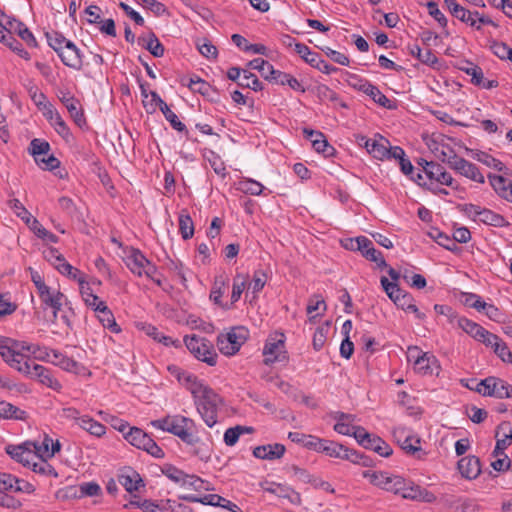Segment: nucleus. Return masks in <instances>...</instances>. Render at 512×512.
<instances>
[{
    "label": "nucleus",
    "instance_id": "obj_1",
    "mask_svg": "<svg viewBox=\"0 0 512 512\" xmlns=\"http://www.w3.org/2000/svg\"><path fill=\"white\" fill-rule=\"evenodd\" d=\"M151 425L179 437L189 445H194L199 441V438L191 432L192 428L195 427V422L191 418L182 415L166 416L151 421Z\"/></svg>",
    "mask_w": 512,
    "mask_h": 512
},
{
    "label": "nucleus",
    "instance_id": "obj_2",
    "mask_svg": "<svg viewBox=\"0 0 512 512\" xmlns=\"http://www.w3.org/2000/svg\"><path fill=\"white\" fill-rule=\"evenodd\" d=\"M222 403L221 397L211 388L204 391L194 399V404L203 421L208 427H213L217 423L218 407Z\"/></svg>",
    "mask_w": 512,
    "mask_h": 512
},
{
    "label": "nucleus",
    "instance_id": "obj_3",
    "mask_svg": "<svg viewBox=\"0 0 512 512\" xmlns=\"http://www.w3.org/2000/svg\"><path fill=\"white\" fill-rule=\"evenodd\" d=\"M184 343L187 349L200 361L205 362L209 366H215L218 355L214 350L211 342L197 335L186 336Z\"/></svg>",
    "mask_w": 512,
    "mask_h": 512
},
{
    "label": "nucleus",
    "instance_id": "obj_4",
    "mask_svg": "<svg viewBox=\"0 0 512 512\" xmlns=\"http://www.w3.org/2000/svg\"><path fill=\"white\" fill-rule=\"evenodd\" d=\"M30 345L25 342H19L11 338L2 337V360L7 362L12 368L19 371V367L30 359L23 354V351L29 352Z\"/></svg>",
    "mask_w": 512,
    "mask_h": 512
},
{
    "label": "nucleus",
    "instance_id": "obj_5",
    "mask_svg": "<svg viewBox=\"0 0 512 512\" xmlns=\"http://www.w3.org/2000/svg\"><path fill=\"white\" fill-rule=\"evenodd\" d=\"M248 338V330L244 327H234L227 333H221L217 337L219 351L227 356L236 354Z\"/></svg>",
    "mask_w": 512,
    "mask_h": 512
},
{
    "label": "nucleus",
    "instance_id": "obj_6",
    "mask_svg": "<svg viewBox=\"0 0 512 512\" xmlns=\"http://www.w3.org/2000/svg\"><path fill=\"white\" fill-rule=\"evenodd\" d=\"M19 372L25 374L31 379L37 380L41 384L55 391H60L62 388L61 383L56 379L50 369L40 364H36L32 360L25 362L22 367H19Z\"/></svg>",
    "mask_w": 512,
    "mask_h": 512
},
{
    "label": "nucleus",
    "instance_id": "obj_7",
    "mask_svg": "<svg viewBox=\"0 0 512 512\" xmlns=\"http://www.w3.org/2000/svg\"><path fill=\"white\" fill-rule=\"evenodd\" d=\"M265 356L264 363L271 364L274 362H282L288 359L285 350V336L283 333H276L275 336H270L265 343L263 349Z\"/></svg>",
    "mask_w": 512,
    "mask_h": 512
},
{
    "label": "nucleus",
    "instance_id": "obj_8",
    "mask_svg": "<svg viewBox=\"0 0 512 512\" xmlns=\"http://www.w3.org/2000/svg\"><path fill=\"white\" fill-rule=\"evenodd\" d=\"M448 165L451 169L475 182H485L484 176L479 171V168L466 159L459 157L453 149H449Z\"/></svg>",
    "mask_w": 512,
    "mask_h": 512
},
{
    "label": "nucleus",
    "instance_id": "obj_9",
    "mask_svg": "<svg viewBox=\"0 0 512 512\" xmlns=\"http://www.w3.org/2000/svg\"><path fill=\"white\" fill-rule=\"evenodd\" d=\"M364 478H369L370 482L384 490L398 494L404 484V478L397 475H388L386 472L364 471Z\"/></svg>",
    "mask_w": 512,
    "mask_h": 512
},
{
    "label": "nucleus",
    "instance_id": "obj_10",
    "mask_svg": "<svg viewBox=\"0 0 512 512\" xmlns=\"http://www.w3.org/2000/svg\"><path fill=\"white\" fill-rule=\"evenodd\" d=\"M484 386L483 396L496 397L499 399L512 398V385L501 378L489 376L480 381Z\"/></svg>",
    "mask_w": 512,
    "mask_h": 512
},
{
    "label": "nucleus",
    "instance_id": "obj_11",
    "mask_svg": "<svg viewBox=\"0 0 512 512\" xmlns=\"http://www.w3.org/2000/svg\"><path fill=\"white\" fill-rule=\"evenodd\" d=\"M52 358L49 362L52 364L59 366L61 369L74 373L80 376H91V371L85 367L83 364L78 363L72 358L67 357L57 350H51Z\"/></svg>",
    "mask_w": 512,
    "mask_h": 512
},
{
    "label": "nucleus",
    "instance_id": "obj_12",
    "mask_svg": "<svg viewBox=\"0 0 512 512\" xmlns=\"http://www.w3.org/2000/svg\"><path fill=\"white\" fill-rule=\"evenodd\" d=\"M34 442L25 441L20 445H8L5 450L6 453L14 460L22 463L26 467H30L31 462L36 459L35 453H33Z\"/></svg>",
    "mask_w": 512,
    "mask_h": 512
},
{
    "label": "nucleus",
    "instance_id": "obj_13",
    "mask_svg": "<svg viewBox=\"0 0 512 512\" xmlns=\"http://www.w3.org/2000/svg\"><path fill=\"white\" fill-rule=\"evenodd\" d=\"M58 98L67 108L70 116L78 127L82 128L87 124L83 109L78 99L71 95L70 92L64 91H60Z\"/></svg>",
    "mask_w": 512,
    "mask_h": 512
},
{
    "label": "nucleus",
    "instance_id": "obj_14",
    "mask_svg": "<svg viewBox=\"0 0 512 512\" xmlns=\"http://www.w3.org/2000/svg\"><path fill=\"white\" fill-rule=\"evenodd\" d=\"M309 440L305 442V447L312 449L316 452H322L330 457L337 458L341 456L343 445L334 441L321 439L315 436L309 435Z\"/></svg>",
    "mask_w": 512,
    "mask_h": 512
},
{
    "label": "nucleus",
    "instance_id": "obj_15",
    "mask_svg": "<svg viewBox=\"0 0 512 512\" xmlns=\"http://www.w3.org/2000/svg\"><path fill=\"white\" fill-rule=\"evenodd\" d=\"M357 84H354L359 91L370 96L374 102L387 109H395L396 104L388 99L375 85L367 80L357 79Z\"/></svg>",
    "mask_w": 512,
    "mask_h": 512
},
{
    "label": "nucleus",
    "instance_id": "obj_16",
    "mask_svg": "<svg viewBox=\"0 0 512 512\" xmlns=\"http://www.w3.org/2000/svg\"><path fill=\"white\" fill-rule=\"evenodd\" d=\"M398 494H401L402 497L406 499L420 500L427 503H431L436 500V496L432 492H429L427 489L405 479L403 487L400 489Z\"/></svg>",
    "mask_w": 512,
    "mask_h": 512
},
{
    "label": "nucleus",
    "instance_id": "obj_17",
    "mask_svg": "<svg viewBox=\"0 0 512 512\" xmlns=\"http://www.w3.org/2000/svg\"><path fill=\"white\" fill-rule=\"evenodd\" d=\"M496 445L493 450V456L499 457L504 455L505 449L512 443V425L509 421H503L497 426Z\"/></svg>",
    "mask_w": 512,
    "mask_h": 512
},
{
    "label": "nucleus",
    "instance_id": "obj_18",
    "mask_svg": "<svg viewBox=\"0 0 512 512\" xmlns=\"http://www.w3.org/2000/svg\"><path fill=\"white\" fill-rule=\"evenodd\" d=\"M457 468L462 477L476 479L481 473L480 459L474 455L462 457L457 463Z\"/></svg>",
    "mask_w": 512,
    "mask_h": 512
},
{
    "label": "nucleus",
    "instance_id": "obj_19",
    "mask_svg": "<svg viewBox=\"0 0 512 512\" xmlns=\"http://www.w3.org/2000/svg\"><path fill=\"white\" fill-rule=\"evenodd\" d=\"M303 133L312 142V146L316 152L322 153L326 157L334 155V147L328 143L322 132L304 128Z\"/></svg>",
    "mask_w": 512,
    "mask_h": 512
},
{
    "label": "nucleus",
    "instance_id": "obj_20",
    "mask_svg": "<svg viewBox=\"0 0 512 512\" xmlns=\"http://www.w3.org/2000/svg\"><path fill=\"white\" fill-rule=\"evenodd\" d=\"M424 172L430 180H435L442 185L453 186V177L439 163L425 161Z\"/></svg>",
    "mask_w": 512,
    "mask_h": 512
},
{
    "label": "nucleus",
    "instance_id": "obj_21",
    "mask_svg": "<svg viewBox=\"0 0 512 512\" xmlns=\"http://www.w3.org/2000/svg\"><path fill=\"white\" fill-rule=\"evenodd\" d=\"M61 61L64 65L79 70L82 67V60L79 53V49L75 46L72 41H67L63 49H60L58 53Z\"/></svg>",
    "mask_w": 512,
    "mask_h": 512
},
{
    "label": "nucleus",
    "instance_id": "obj_22",
    "mask_svg": "<svg viewBox=\"0 0 512 512\" xmlns=\"http://www.w3.org/2000/svg\"><path fill=\"white\" fill-rule=\"evenodd\" d=\"M118 481L129 493L138 491L140 487H144V482L140 474L130 467L124 468L121 471L118 476Z\"/></svg>",
    "mask_w": 512,
    "mask_h": 512
},
{
    "label": "nucleus",
    "instance_id": "obj_23",
    "mask_svg": "<svg viewBox=\"0 0 512 512\" xmlns=\"http://www.w3.org/2000/svg\"><path fill=\"white\" fill-rule=\"evenodd\" d=\"M488 179L494 191L503 199L512 202V181L495 174H488Z\"/></svg>",
    "mask_w": 512,
    "mask_h": 512
},
{
    "label": "nucleus",
    "instance_id": "obj_24",
    "mask_svg": "<svg viewBox=\"0 0 512 512\" xmlns=\"http://www.w3.org/2000/svg\"><path fill=\"white\" fill-rule=\"evenodd\" d=\"M285 446L279 443L257 446L253 455L259 459L274 460L281 458L285 453Z\"/></svg>",
    "mask_w": 512,
    "mask_h": 512
},
{
    "label": "nucleus",
    "instance_id": "obj_25",
    "mask_svg": "<svg viewBox=\"0 0 512 512\" xmlns=\"http://www.w3.org/2000/svg\"><path fill=\"white\" fill-rule=\"evenodd\" d=\"M415 370L422 374H439L440 366L434 355L423 353V356L415 360Z\"/></svg>",
    "mask_w": 512,
    "mask_h": 512
},
{
    "label": "nucleus",
    "instance_id": "obj_26",
    "mask_svg": "<svg viewBox=\"0 0 512 512\" xmlns=\"http://www.w3.org/2000/svg\"><path fill=\"white\" fill-rule=\"evenodd\" d=\"M95 312H98V319L102 323L103 327L108 328L114 333L120 332V327L116 323L114 315L105 302H99L95 308Z\"/></svg>",
    "mask_w": 512,
    "mask_h": 512
},
{
    "label": "nucleus",
    "instance_id": "obj_27",
    "mask_svg": "<svg viewBox=\"0 0 512 512\" xmlns=\"http://www.w3.org/2000/svg\"><path fill=\"white\" fill-rule=\"evenodd\" d=\"M477 220L494 227L509 226V222L502 215L487 208H481Z\"/></svg>",
    "mask_w": 512,
    "mask_h": 512
},
{
    "label": "nucleus",
    "instance_id": "obj_28",
    "mask_svg": "<svg viewBox=\"0 0 512 512\" xmlns=\"http://www.w3.org/2000/svg\"><path fill=\"white\" fill-rule=\"evenodd\" d=\"M148 261L149 260L139 250L133 249L131 254L127 257L126 264L132 273L142 276Z\"/></svg>",
    "mask_w": 512,
    "mask_h": 512
},
{
    "label": "nucleus",
    "instance_id": "obj_29",
    "mask_svg": "<svg viewBox=\"0 0 512 512\" xmlns=\"http://www.w3.org/2000/svg\"><path fill=\"white\" fill-rule=\"evenodd\" d=\"M124 438L133 446L138 449L144 450L146 443L150 439V435L138 427H129L127 433H124Z\"/></svg>",
    "mask_w": 512,
    "mask_h": 512
},
{
    "label": "nucleus",
    "instance_id": "obj_30",
    "mask_svg": "<svg viewBox=\"0 0 512 512\" xmlns=\"http://www.w3.org/2000/svg\"><path fill=\"white\" fill-rule=\"evenodd\" d=\"M41 301L47 306L53 309L54 320L57 318L58 312L63 306V300H66L64 294L59 290H50L45 293L44 298H40Z\"/></svg>",
    "mask_w": 512,
    "mask_h": 512
},
{
    "label": "nucleus",
    "instance_id": "obj_31",
    "mask_svg": "<svg viewBox=\"0 0 512 512\" xmlns=\"http://www.w3.org/2000/svg\"><path fill=\"white\" fill-rule=\"evenodd\" d=\"M181 384L184 385L186 389H188L191 392L193 399L198 398L199 395H203L204 391L211 389L202 381L198 380L196 376L189 373H187V375H184Z\"/></svg>",
    "mask_w": 512,
    "mask_h": 512
},
{
    "label": "nucleus",
    "instance_id": "obj_32",
    "mask_svg": "<svg viewBox=\"0 0 512 512\" xmlns=\"http://www.w3.org/2000/svg\"><path fill=\"white\" fill-rule=\"evenodd\" d=\"M138 42L145 49H147L154 57H162L164 55V46L153 32L149 33L148 39H146L145 37H139Z\"/></svg>",
    "mask_w": 512,
    "mask_h": 512
},
{
    "label": "nucleus",
    "instance_id": "obj_33",
    "mask_svg": "<svg viewBox=\"0 0 512 512\" xmlns=\"http://www.w3.org/2000/svg\"><path fill=\"white\" fill-rule=\"evenodd\" d=\"M365 449H370L382 457H389L392 455L393 450L388 443L376 435H371L368 442L363 446Z\"/></svg>",
    "mask_w": 512,
    "mask_h": 512
},
{
    "label": "nucleus",
    "instance_id": "obj_34",
    "mask_svg": "<svg viewBox=\"0 0 512 512\" xmlns=\"http://www.w3.org/2000/svg\"><path fill=\"white\" fill-rule=\"evenodd\" d=\"M77 424L84 429L85 431L89 432L91 435L101 437L106 432V427L101 424L100 422L94 420L93 418L89 416H83L77 419Z\"/></svg>",
    "mask_w": 512,
    "mask_h": 512
},
{
    "label": "nucleus",
    "instance_id": "obj_35",
    "mask_svg": "<svg viewBox=\"0 0 512 512\" xmlns=\"http://www.w3.org/2000/svg\"><path fill=\"white\" fill-rule=\"evenodd\" d=\"M161 112L165 116L166 120L170 123V125L177 130L178 132L185 133L186 138L188 140L196 141V139H193L185 126L184 123H182L178 116L169 108V106L166 104L164 107H162Z\"/></svg>",
    "mask_w": 512,
    "mask_h": 512
},
{
    "label": "nucleus",
    "instance_id": "obj_36",
    "mask_svg": "<svg viewBox=\"0 0 512 512\" xmlns=\"http://www.w3.org/2000/svg\"><path fill=\"white\" fill-rule=\"evenodd\" d=\"M410 54L416 57L421 63L434 67L438 63V58L431 49L422 50L418 45L410 47Z\"/></svg>",
    "mask_w": 512,
    "mask_h": 512
},
{
    "label": "nucleus",
    "instance_id": "obj_37",
    "mask_svg": "<svg viewBox=\"0 0 512 512\" xmlns=\"http://www.w3.org/2000/svg\"><path fill=\"white\" fill-rule=\"evenodd\" d=\"M430 236L442 247L445 249L454 252L459 253L461 249L457 246L454 237H450L447 234L439 231L438 229H435L433 232L430 233Z\"/></svg>",
    "mask_w": 512,
    "mask_h": 512
},
{
    "label": "nucleus",
    "instance_id": "obj_38",
    "mask_svg": "<svg viewBox=\"0 0 512 512\" xmlns=\"http://www.w3.org/2000/svg\"><path fill=\"white\" fill-rule=\"evenodd\" d=\"M396 306L404 311L414 313L415 316L420 320L424 319L425 317V314L420 312L417 306L414 304L413 296L408 292L403 294V296L398 299Z\"/></svg>",
    "mask_w": 512,
    "mask_h": 512
},
{
    "label": "nucleus",
    "instance_id": "obj_39",
    "mask_svg": "<svg viewBox=\"0 0 512 512\" xmlns=\"http://www.w3.org/2000/svg\"><path fill=\"white\" fill-rule=\"evenodd\" d=\"M249 276L247 274L237 273L233 279L231 302H237L243 291L247 288Z\"/></svg>",
    "mask_w": 512,
    "mask_h": 512
},
{
    "label": "nucleus",
    "instance_id": "obj_40",
    "mask_svg": "<svg viewBox=\"0 0 512 512\" xmlns=\"http://www.w3.org/2000/svg\"><path fill=\"white\" fill-rule=\"evenodd\" d=\"M179 231L184 240H188L194 235V224L186 210H182L179 216Z\"/></svg>",
    "mask_w": 512,
    "mask_h": 512
},
{
    "label": "nucleus",
    "instance_id": "obj_41",
    "mask_svg": "<svg viewBox=\"0 0 512 512\" xmlns=\"http://www.w3.org/2000/svg\"><path fill=\"white\" fill-rule=\"evenodd\" d=\"M380 282L384 291L395 305L397 304L398 299L406 293V291L399 287L398 283L390 282L385 276L381 277Z\"/></svg>",
    "mask_w": 512,
    "mask_h": 512
},
{
    "label": "nucleus",
    "instance_id": "obj_42",
    "mask_svg": "<svg viewBox=\"0 0 512 512\" xmlns=\"http://www.w3.org/2000/svg\"><path fill=\"white\" fill-rule=\"evenodd\" d=\"M2 419L25 421L27 416L26 413L17 406L2 400Z\"/></svg>",
    "mask_w": 512,
    "mask_h": 512
},
{
    "label": "nucleus",
    "instance_id": "obj_43",
    "mask_svg": "<svg viewBox=\"0 0 512 512\" xmlns=\"http://www.w3.org/2000/svg\"><path fill=\"white\" fill-rule=\"evenodd\" d=\"M238 86L242 88H250L254 91H261L263 89V83L258 79V77L247 70H243V76L238 81Z\"/></svg>",
    "mask_w": 512,
    "mask_h": 512
},
{
    "label": "nucleus",
    "instance_id": "obj_44",
    "mask_svg": "<svg viewBox=\"0 0 512 512\" xmlns=\"http://www.w3.org/2000/svg\"><path fill=\"white\" fill-rule=\"evenodd\" d=\"M23 25L24 23L13 17L5 15V13L2 11V34L13 36V34L18 33Z\"/></svg>",
    "mask_w": 512,
    "mask_h": 512
},
{
    "label": "nucleus",
    "instance_id": "obj_45",
    "mask_svg": "<svg viewBox=\"0 0 512 512\" xmlns=\"http://www.w3.org/2000/svg\"><path fill=\"white\" fill-rule=\"evenodd\" d=\"M464 63L465 66H460L459 69L466 73L467 75L471 76L472 84H474L475 86L481 84L482 78L484 76L482 68L468 60H465Z\"/></svg>",
    "mask_w": 512,
    "mask_h": 512
},
{
    "label": "nucleus",
    "instance_id": "obj_46",
    "mask_svg": "<svg viewBox=\"0 0 512 512\" xmlns=\"http://www.w3.org/2000/svg\"><path fill=\"white\" fill-rule=\"evenodd\" d=\"M78 283L80 285L81 295H82L86 305L93 308V310L95 311L97 304L99 302H101L99 300V297L97 295L93 294V292H92L91 288L88 286V284L85 285V281H84L83 277H80L78 279Z\"/></svg>",
    "mask_w": 512,
    "mask_h": 512
},
{
    "label": "nucleus",
    "instance_id": "obj_47",
    "mask_svg": "<svg viewBox=\"0 0 512 512\" xmlns=\"http://www.w3.org/2000/svg\"><path fill=\"white\" fill-rule=\"evenodd\" d=\"M50 151V144L38 138L33 139L29 145V152L33 155L34 160L38 161L41 156L47 155Z\"/></svg>",
    "mask_w": 512,
    "mask_h": 512
},
{
    "label": "nucleus",
    "instance_id": "obj_48",
    "mask_svg": "<svg viewBox=\"0 0 512 512\" xmlns=\"http://www.w3.org/2000/svg\"><path fill=\"white\" fill-rule=\"evenodd\" d=\"M30 468L35 473L42 475H52L54 477L58 476L56 470L47 462L46 458H36L31 462Z\"/></svg>",
    "mask_w": 512,
    "mask_h": 512
},
{
    "label": "nucleus",
    "instance_id": "obj_49",
    "mask_svg": "<svg viewBox=\"0 0 512 512\" xmlns=\"http://www.w3.org/2000/svg\"><path fill=\"white\" fill-rule=\"evenodd\" d=\"M458 326L476 340L481 336V334H483V331L485 330L481 325L467 318H458Z\"/></svg>",
    "mask_w": 512,
    "mask_h": 512
},
{
    "label": "nucleus",
    "instance_id": "obj_50",
    "mask_svg": "<svg viewBox=\"0 0 512 512\" xmlns=\"http://www.w3.org/2000/svg\"><path fill=\"white\" fill-rule=\"evenodd\" d=\"M330 324L331 322L327 321L324 325L316 328L312 340L313 348L316 351H319L324 346L330 329Z\"/></svg>",
    "mask_w": 512,
    "mask_h": 512
},
{
    "label": "nucleus",
    "instance_id": "obj_51",
    "mask_svg": "<svg viewBox=\"0 0 512 512\" xmlns=\"http://www.w3.org/2000/svg\"><path fill=\"white\" fill-rule=\"evenodd\" d=\"M365 148L376 159H384L388 155V147L375 140H365Z\"/></svg>",
    "mask_w": 512,
    "mask_h": 512
},
{
    "label": "nucleus",
    "instance_id": "obj_52",
    "mask_svg": "<svg viewBox=\"0 0 512 512\" xmlns=\"http://www.w3.org/2000/svg\"><path fill=\"white\" fill-rule=\"evenodd\" d=\"M474 159L483 163L484 165L494 168L497 171H503L505 169V165L498 159L493 156L487 154L486 152L478 151L473 156Z\"/></svg>",
    "mask_w": 512,
    "mask_h": 512
},
{
    "label": "nucleus",
    "instance_id": "obj_53",
    "mask_svg": "<svg viewBox=\"0 0 512 512\" xmlns=\"http://www.w3.org/2000/svg\"><path fill=\"white\" fill-rule=\"evenodd\" d=\"M363 240H365L364 244L367 245H360L359 251L361 252L362 256L369 261H377V257L381 254V252L373 247V243L370 239L363 236Z\"/></svg>",
    "mask_w": 512,
    "mask_h": 512
},
{
    "label": "nucleus",
    "instance_id": "obj_54",
    "mask_svg": "<svg viewBox=\"0 0 512 512\" xmlns=\"http://www.w3.org/2000/svg\"><path fill=\"white\" fill-rule=\"evenodd\" d=\"M34 442L35 448H33V453H35L36 458H49L50 452V444L52 443V439L45 435L42 443Z\"/></svg>",
    "mask_w": 512,
    "mask_h": 512
},
{
    "label": "nucleus",
    "instance_id": "obj_55",
    "mask_svg": "<svg viewBox=\"0 0 512 512\" xmlns=\"http://www.w3.org/2000/svg\"><path fill=\"white\" fill-rule=\"evenodd\" d=\"M187 86L193 92H198L202 95H209V92L212 89L209 83H207L199 77L190 78Z\"/></svg>",
    "mask_w": 512,
    "mask_h": 512
},
{
    "label": "nucleus",
    "instance_id": "obj_56",
    "mask_svg": "<svg viewBox=\"0 0 512 512\" xmlns=\"http://www.w3.org/2000/svg\"><path fill=\"white\" fill-rule=\"evenodd\" d=\"M453 16L461 22L466 23L477 30H481V25H476V20L472 17V11H469L465 7L461 6L459 11H456Z\"/></svg>",
    "mask_w": 512,
    "mask_h": 512
},
{
    "label": "nucleus",
    "instance_id": "obj_57",
    "mask_svg": "<svg viewBox=\"0 0 512 512\" xmlns=\"http://www.w3.org/2000/svg\"><path fill=\"white\" fill-rule=\"evenodd\" d=\"M10 209L24 222H29L31 213L24 207L18 199H11L7 202Z\"/></svg>",
    "mask_w": 512,
    "mask_h": 512
},
{
    "label": "nucleus",
    "instance_id": "obj_58",
    "mask_svg": "<svg viewBox=\"0 0 512 512\" xmlns=\"http://www.w3.org/2000/svg\"><path fill=\"white\" fill-rule=\"evenodd\" d=\"M49 46L57 52V54L60 52V49L64 48V45H66V42L68 41L61 33L59 32H52V33H46Z\"/></svg>",
    "mask_w": 512,
    "mask_h": 512
},
{
    "label": "nucleus",
    "instance_id": "obj_59",
    "mask_svg": "<svg viewBox=\"0 0 512 512\" xmlns=\"http://www.w3.org/2000/svg\"><path fill=\"white\" fill-rule=\"evenodd\" d=\"M429 15L432 16L438 24L445 28L447 26L448 20L445 15L439 10L438 4L434 1H430L426 4Z\"/></svg>",
    "mask_w": 512,
    "mask_h": 512
},
{
    "label": "nucleus",
    "instance_id": "obj_60",
    "mask_svg": "<svg viewBox=\"0 0 512 512\" xmlns=\"http://www.w3.org/2000/svg\"><path fill=\"white\" fill-rule=\"evenodd\" d=\"M490 49L501 60H507L509 57V52L512 51V48H510L506 43L504 42H498L496 40H493L490 45Z\"/></svg>",
    "mask_w": 512,
    "mask_h": 512
},
{
    "label": "nucleus",
    "instance_id": "obj_61",
    "mask_svg": "<svg viewBox=\"0 0 512 512\" xmlns=\"http://www.w3.org/2000/svg\"><path fill=\"white\" fill-rule=\"evenodd\" d=\"M181 484L185 487L192 488L195 491L207 490L205 482L195 475L186 474Z\"/></svg>",
    "mask_w": 512,
    "mask_h": 512
},
{
    "label": "nucleus",
    "instance_id": "obj_62",
    "mask_svg": "<svg viewBox=\"0 0 512 512\" xmlns=\"http://www.w3.org/2000/svg\"><path fill=\"white\" fill-rule=\"evenodd\" d=\"M243 434V428L241 425L228 428L224 434V442L227 446H234L240 435Z\"/></svg>",
    "mask_w": 512,
    "mask_h": 512
},
{
    "label": "nucleus",
    "instance_id": "obj_63",
    "mask_svg": "<svg viewBox=\"0 0 512 512\" xmlns=\"http://www.w3.org/2000/svg\"><path fill=\"white\" fill-rule=\"evenodd\" d=\"M468 418L476 424L482 423L488 416V412L485 409L478 408L472 405L466 410Z\"/></svg>",
    "mask_w": 512,
    "mask_h": 512
},
{
    "label": "nucleus",
    "instance_id": "obj_64",
    "mask_svg": "<svg viewBox=\"0 0 512 512\" xmlns=\"http://www.w3.org/2000/svg\"><path fill=\"white\" fill-rule=\"evenodd\" d=\"M57 270L61 274L65 275L73 280L78 281V279L80 277H83L81 271L79 269L73 267L72 265H70L66 260L59 264V267L57 268Z\"/></svg>",
    "mask_w": 512,
    "mask_h": 512
}]
</instances>
